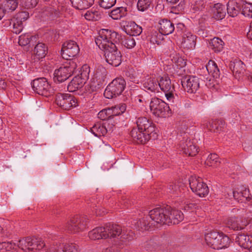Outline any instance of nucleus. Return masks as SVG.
Returning <instances> with one entry per match:
<instances>
[{
	"label": "nucleus",
	"mask_w": 252,
	"mask_h": 252,
	"mask_svg": "<svg viewBox=\"0 0 252 252\" xmlns=\"http://www.w3.org/2000/svg\"><path fill=\"white\" fill-rule=\"evenodd\" d=\"M164 93L165 97L169 102L173 103L175 98L174 95V92H167V93Z\"/></svg>",
	"instance_id": "nucleus-57"
},
{
	"label": "nucleus",
	"mask_w": 252,
	"mask_h": 252,
	"mask_svg": "<svg viewBox=\"0 0 252 252\" xmlns=\"http://www.w3.org/2000/svg\"><path fill=\"white\" fill-rule=\"evenodd\" d=\"M137 127L133 128L130 135L138 144H145L150 139L157 137L155 125L145 117H139L136 121Z\"/></svg>",
	"instance_id": "nucleus-1"
},
{
	"label": "nucleus",
	"mask_w": 252,
	"mask_h": 252,
	"mask_svg": "<svg viewBox=\"0 0 252 252\" xmlns=\"http://www.w3.org/2000/svg\"><path fill=\"white\" fill-rule=\"evenodd\" d=\"M113 126L107 122L103 124L97 123L92 128L91 132L96 137L104 136L107 132L113 131Z\"/></svg>",
	"instance_id": "nucleus-19"
},
{
	"label": "nucleus",
	"mask_w": 252,
	"mask_h": 252,
	"mask_svg": "<svg viewBox=\"0 0 252 252\" xmlns=\"http://www.w3.org/2000/svg\"><path fill=\"white\" fill-rule=\"evenodd\" d=\"M183 219L184 215L181 211L177 210H172L171 208L169 215V220L168 221V224H178Z\"/></svg>",
	"instance_id": "nucleus-31"
},
{
	"label": "nucleus",
	"mask_w": 252,
	"mask_h": 252,
	"mask_svg": "<svg viewBox=\"0 0 252 252\" xmlns=\"http://www.w3.org/2000/svg\"><path fill=\"white\" fill-rule=\"evenodd\" d=\"M240 219L237 217H230L225 220L226 225L234 230H240L244 229L247 226L246 223H242Z\"/></svg>",
	"instance_id": "nucleus-24"
},
{
	"label": "nucleus",
	"mask_w": 252,
	"mask_h": 252,
	"mask_svg": "<svg viewBox=\"0 0 252 252\" xmlns=\"http://www.w3.org/2000/svg\"><path fill=\"white\" fill-rule=\"evenodd\" d=\"M205 240L207 245L217 250L227 248L230 243V240L228 236L222 233L215 231L206 234Z\"/></svg>",
	"instance_id": "nucleus-3"
},
{
	"label": "nucleus",
	"mask_w": 252,
	"mask_h": 252,
	"mask_svg": "<svg viewBox=\"0 0 252 252\" xmlns=\"http://www.w3.org/2000/svg\"><path fill=\"white\" fill-rule=\"evenodd\" d=\"M108 238H116L122 234L121 227L117 224H109L105 226Z\"/></svg>",
	"instance_id": "nucleus-32"
},
{
	"label": "nucleus",
	"mask_w": 252,
	"mask_h": 252,
	"mask_svg": "<svg viewBox=\"0 0 252 252\" xmlns=\"http://www.w3.org/2000/svg\"><path fill=\"white\" fill-rule=\"evenodd\" d=\"M168 192L175 196H180L183 201L188 197V190L184 184L179 181L171 182L168 186Z\"/></svg>",
	"instance_id": "nucleus-15"
},
{
	"label": "nucleus",
	"mask_w": 252,
	"mask_h": 252,
	"mask_svg": "<svg viewBox=\"0 0 252 252\" xmlns=\"http://www.w3.org/2000/svg\"><path fill=\"white\" fill-rule=\"evenodd\" d=\"M2 4L4 10L9 13L14 11L17 8L18 2L17 0H5Z\"/></svg>",
	"instance_id": "nucleus-40"
},
{
	"label": "nucleus",
	"mask_w": 252,
	"mask_h": 252,
	"mask_svg": "<svg viewBox=\"0 0 252 252\" xmlns=\"http://www.w3.org/2000/svg\"><path fill=\"white\" fill-rule=\"evenodd\" d=\"M56 102L58 105L64 109H69L77 104L76 98L68 94H58L56 97Z\"/></svg>",
	"instance_id": "nucleus-16"
},
{
	"label": "nucleus",
	"mask_w": 252,
	"mask_h": 252,
	"mask_svg": "<svg viewBox=\"0 0 252 252\" xmlns=\"http://www.w3.org/2000/svg\"><path fill=\"white\" fill-rule=\"evenodd\" d=\"M184 204L185 205L184 206L185 210H187V211L190 209H192L195 206V205L194 204H192V203L189 204L188 203V202H186V201L184 202Z\"/></svg>",
	"instance_id": "nucleus-63"
},
{
	"label": "nucleus",
	"mask_w": 252,
	"mask_h": 252,
	"mask_svg": "<svg viewBox=\"0 0 252 252\" xmlns=\"http://www.w3.org/2000/svg\"><path fill=\"white\" fill-rule=\"evenodd\" d=\"M182 85L185 91L188 93H195L200 86L199 79L194 76L186 77L182 80Z\"/></svg>",
	"instance_id": "nucleus-18"
},
{
	"label": "nucleus",
	"mask_w": 252,
	"mask_h": 252,
	"mask_svg": "<svg viewBox=\"0 0 252 252\" xmlns=\"http://www.w3.org/2000/svg\"><path fill=\"white\" fill-rule=\"evenodd\" d=\"M33 37L29 34L21 35L19 37V44L22 46H26L30 43L31 39Z\"/></svg>",
	"instance_id": "nucleus-48"
},
{
	"label": "nucleus",
	"mask_w": 252,
	"mask_h": 252,
	"mask_svg": "<svg viewBox=\"0 0 252 252\" xmlns=\"http://www.w3.org/2000/svg\"><path fill=\"white\" fill-rule=\"evenodd\" d=\"M121 40L122 44L127 49H132L135 46L136 42L132 36H125Z\"/></svg>",
	"instance_id": "nucleus-45"
},
{
	"label": "nucleus",
	"mask_w": 252,
	"mask_h": 252,
	"mask_svg": "<svg viewBox=\"0 0 252 252\" xmlns=\"http://www.w3.org/2000/svg\"><path fill=\"white\" fill-rule=\"evenodd\" d=\"M107 213L106 210L104 208L99 207L95 209V214L97 216H101Z\"/></svg>",
	"instance_id": "nucleus-60"
},
{
	"label": "nucleus",
	"mask_w": 252,
	"mask_h": 252,
	"mask_svg": "<svg viewBox=\"0 0 252 252\" xmlns=\"http://www.w3.org/2000/svg\"><path fill=\"white\" fill-rule=\"evenodd\" d=\"M152 2V0H139L137 2V8L139 11H144L148 9Z\"/></svg>",
	"instance_id": "nucleus-46"
},
{
	"label": "nucleus",
	"mask_w": 252,
	"mask_h": 252,
	"mask_svg": "<svg viewBox=\"0 0 252 252\" xmlns=\"http://www.w3.org/2000/svg\"><path fill=\"white\" fill-rule=\"evenodd\" d=\"M159 25V32L163 35L171 34L175 30L174 25L167 19L160 20Z\"/></svg>",
	"instance_id": "nucleus-26"
},
{
	"label": "nucleus",
	"mask_w": 252,
	"mask_h": 252,
	"mask_svg": "<svg viewBox=\"0 0 252 252\" xmlns=\"http://www.w3.org/2000/svg\"><path fill=\"white\" fill-rule=\"evenodd\" d=\"M126 14V8L123 7H119L111 10L109 15L114 20H119L125 17Z\"/></svg>",
	"instance_id": "nucleus-37"
},
{
	"label": "nucleus",
	"mask_w": 252,
	"mask_h": 252,
	"mask_svg": "<svg viewBox=\"0 0 252 252\" xmlns=\"http://www.w3.org/2000/svg\"><path fill=\"white\" fill-rule=\"evenodd\" d=\"M206 68L208 72L211 74L213 78H217L220 76V70L214 61L212 60L209 61L206 65Z\"/></svg>",
	"instance_id": "nucleus-36"
},
{
	"label": "nucleus",
	"mask_w": 252,
	"mask_h": 252,
	"mask_svg": "<svg viewBox=\"0 0 252 252\" xmlns=\"http://www.w3.org/2000/svg\"><path fill=\"white\" fill-rule=\"evenodd\" d=\"M211 12L213 17L218 20L222 19L226 15L225 6L220 3L214 5L211 9Z\"/></svg>",
	"instance_id": "nucleus-30"
},
{
	"label": "nucleus",
	"mask_w": 252,
	"mask_h": 252,
	"mask_svg": "<svg viewBox=\"0 0 252 252\" xmlns=\"http://www.w3.org/2000/svg\"><path fill=\"white\" fill-rule=\"evenodd\" d=\"M241 4L236 1H229L227 4L228 14L231 17H236L240 12Z\"/></svg>",
	"instance_id": "nucleus-34"
},
{
	"label": "nucleus",
	"mask_w": 252,
	"mask_h": 252,
	"mask_svg": "<svg viewBox=\"0 0 252 252\" xmlns=\"http://www.w3.org/2000/svg\"><path fill=\"white\" fill-rule=\"evenodd\" d=\"M93 9L88 11L84 15L85 19L89 21H94L93 18Z\"/></svg>",
	"instance_id": "nucleus-58"
},
{
	"label": "nucleus",
	"mask_w": 252,
	"mask_h": 252,
	"mask_svg": "<svg viewBox=\"0 0 252 252\" xmlns=\"http://www.w3.org/2000/svg\"><path fill=\"white\" fill-rule=\"evenodd\" d=\"M45 246L44 241L35 237H26L18 241L16 244L17 248L24 251H31L34 250H41Z\"/></svg>",
	"instance_id": "nucleus-5"
},
{
	"label": "nucleus",
	"mask_w": 252,
	"mask_h": 252,
	"mask_svg": "<svg viewBox=\"0 0 252 252\" xmlns=\"http://www.w3.org/2000/svg\"><path fill=\"white\" fill-rule=\"evenodd\" d=\"M12 249L16 250V244L12 242H0V252H6Z\"/></svg>",
	"instance_id": "nucleus-44"
},
{
	"label": "nucleus",
	"mask_w": 252,
	"mask_h": 252,
	"mask_svg": "<svg viewBox=\"0 0 252 252\" xmlns=\"http://www.w3.org/2000/svg\"><path fill=\"white\" fill-rule=\"evenodd\" d=\"M77 64L73 60L67 61L59 68L56 69L54 73L55 82L61 83L67 80L75 71Z\"/></svg>",
	"instance_id": "nucleus-4"
},
{
	"label": "nucleus",
	"mask_w": 252,
	"mask_h": 252,
	"mask_svg": "<svg viewBox=\"0 0 252 252\" xmlns=\"http://www.w3.org/2000/svg\"><path fill=\"white\" fill-rule=\"evenodd\" d=\"M219 163V157L216 154H210L205 162L206 165L213 167L217 166Z\"/></svg>",
	"instance_id": "nucleus-43"
},
{
	"label": "nucleus",
	"mask_w": 252,
	"mask_h": 252,
	"mask_svg": "<svg viewBox=\"0 0 252 252\" xmlns=\"http://www.w3.org/2000/svg\"><path fill=\"white\" fill-rule=\"evenodd\" d=\"M240 188L238 189V190L236 191H233L230 189H227V196L226 197L231 198L232 197L234 198L235 199L238 200V201L241 200L243 201V199L241 198V192L240 191Z\"/></svg>",
	"instance_id": "nucleus-51"
},
{
	"label": "nucleus",
	"mask_w": 252,
	"mask_h": 252,
	"mask_svg": "<svg viewBox=\"0 0 252 252\" xmlns=\"http://www.w3.org/2000/svg\"><path fill=\"white\" fill-rule=\"evenodd\" d=\"M32 86L33 90L38 94L48 97L53 94L55 90L53 88L45 78H39L34 79Z\"/></svg>",
	"instance_id": "nucleus-7"
},
{
	"label": "nucleus",
	"mask_w": 252,
	"mask_h": 252,
	"mask_svg": "<svg viewBox=\"0 0 252 252\" xmlns=\"http://www.w3.org/2000/svg\"><path fill=\"white\" fill-rule=\"evenodd\" d=\"M89 73L90 67L87 64L83 65L80 74L74 77L68 85V90L73 92L82 88L89 79Z\"/></svg>",
	"instance_id": "nucleus-9"
},
{
	"label": "nucleus",
	"mask_w": 252,
	"mask_h": 252,
	"mask_svg": "<svg viewBox=\"0 0 252 252\" xmlns=\"http://www.w3.org/2000/svg\"><path fill=\"white\" fill-rule=\"evenodd\" d=\"M117 249L115 246H111L109 248L103 249L102 252H115Z\"/></svg>",
	"instance_id": "nucleus-62"
},
{
	"label": "nucleus",
	"mask_w": 252,
	"mask_h": 252,
	"mask_svg": "<svg viewBox=\"0 0 252 252\" xmlns=\"http://www.w3.org/2000/svg\"><path fill=\"white\" fill-rule=\"evenodd\" d=\"M121 36L117 32L107 29H102L99 31V35L95 42L98 47L104 52L109 49L114 48L116 43L120 41Z\"/></svg>",
	"instance_id": "nucleus-2"
},
{
	"label": "nucleus",
	"mask_w": 252,
	"mask_h": 252,
	"mask_svg": "<svg viewBox=\"0 0 252 252\" xmlns=\"http://www.w3.org/2000/svg\"><path fill=\"white\" fill-rule=\"evenodd\" d=\"M49 252H79L78 246L73 244H60L59 245L50 246Z\"/></svg>",
	"instance_id": "nucleus-23"
},
{
	"label": "nucleus",
	"mask_w": 252,
	"mask_h": 252,
	"mask_svg": "<svg viewBox=\"0 0 252 252\" xmlns=\"http://www.w3.org/2000/svg\"><path fill=\"white\" fill-rule=\"evenodd\" d=\"M47 52V48L43 43H38L34 49V53L39 59L44 58Z\"/></svg>",
	"instance_id": "nucleus-39"
},
{
	"label": "nucleus",
	"mask_w": 252,
	"mask_h": 252,
	"mask_svg": "<svg viewBox=\"0 0 252 252\" xmlns=\"http://www.w3.org/2000/svg\"><path fill=\"white\" fill-rule=\"evenodd\" d=\"M29 17V13L27 11H21L15 14L10 22L12 32L16 34L20 33L23 29V22L27 20Z\"/></svg>",
	"instance_id": "nucleus-13"
},
{
	"label": "nucleus",
	"mask_w": 252,
	"mask_h": 252,
	"mask_svg": "<svg viewBox=\"0 0 252 252\" xmlns=\"http://www.w3.org/2000/svg\"><path fill=\"white\" fill-rule=\"evenodd\" d=\"M172 61L177 67L179 68L185 66L186 64L185 61L182 58L178 56L174 57L172 59Z\"/></svg>",
	"instance_id": "nucleus-54"
},
{
	"label": "nucleus",
	"mask_w": 252,
	"mask_h": 252,
	"mask_svg": "<svg viewBox=\"0 0 252 252\" xmlns=\"http://www.w3.org/2000/svg\"><path fill=\"white\" fill-rule=\"evenodd\" d=\"M162 35L160 32L159 33L157 32H154L151 35V42L153 44H160L163 40Z\"/></svg>",
	"instance_id": "nucleus-47"
},
{
	"label": "nucleus",
	"mask_w": 252,
	"mask_h": 252,
	"mask_svg": "<svg viewBox=\"0 0 252 252\" xmlns=\"http://www.w3.org/2000/svg\"><path fill=\"white\" fill-rule=\"evenodd\" d=\"M112 110L111 109H104L98 113V117L102 120H106L112 117Z\"/></svg>",
	"instance_id": "nucleus-49"
},
{
	"label": "nucleus",
	"mask_w": 252,
	"mask_h": 252,
	"mask_svg": "<svg viewBox=\"0 0 252 252\" xmlns=\"http://www.w3.org/2000/svg\"><path fill=\"white\" fill-rule=\"evenodd\" d=\"M126 87V81L122 78L114 79L106 87L104 95L110 99L121 94Z\"/></svg>",
	"instance_id": "nucleus-6"
},
{
	"label": "nucleus",
	"mask_w": 252,
	"mask_h": 252,
	"mask_svg": "<svg viewBox=\"0 0 252 252\" xmlns=\"http://www.w3.org/2000/svg\"><path fill=\"white\" fill-rule=\"evenodd\" d=\"M236 242L242 248L246 249H252V236L245 234H239L236 238Z\"/></svg>",
	"instance_id": "nucleus-27"
},
{
	"label": "nucleus",
	"mask_w": 252,
	"mask_h": 252,
	"mask_svg": "<svg viewBox=\"0 0 252 252\" xmlns=\"http://www.w3.org/2000/svg\"><path fill=\"white\" fill-rule=\"evenodd\" d=\"M93 18L94 21H97L99 20L101 18V13L95 9H93Z\"/></svg>",
	"instance_id": "nucleus-59"
},
{
	"label": "nucleus",
	"mask_w": 252,
	"mask_h": 252,
	"mask_svg": "<svg viewBox=\"0 0 252 252\" xmlns=\"http://www.w3.org/2000/svg\"><path fill=\"white\" fill-rule=\"evenodd\" d=\"M171 210L170 206L158 207L149 212V216L154 224H168L169 215Z\"/></svg>",
	"instance_id": "nucleus-8"
},
{
	"label": "nucleus",
	"mask_w": 252,
	"mask_h": 252,
	"mask_svg": "<svg viewBox=\"0 0 252 252\" xmlns=\"http://www.w3.org/2000/svg\"><path fill=\"white\" fill-rule=\"evenodd\" d=\"M124 30L130 36L138 35L142 32V28L133 21L126 22L124 26Z\"/></svg>",
	"instance_id": "nucleus-25"
},
{
	"label": "nucleus",
	"mask_w": 252,
	"mask_h": 252,
	"mask_svg": "<svg viewBox=\"0 0 252 252\" xmlns=\"http://www.w3.org/2000/svg\"><path fill=\"white\" fill-rule=\"evenodd\" d=\"M179 148L183 154L189 156H194L198 153V149L190 139L182 141Z\"/></svg>",
	"instance_id": "nucleus-20"
},
{
	"label": "nucleus",
	"mask_w": 252,
	"mask_h": 252,
	"mask_svg": "<svg viewBox=\"0 0 252 252\" xmlns=\"http://www.w3.org/2000/svg\"><path fill=\"white\" fill-rule=\"evenodd\" d=\"M230 67L236 79H242L245 76L246 72L245 65L241 60L235 59L231 62Z\"/></svg>",
	"instance_id": "nucleus-21"
},
{
	"label": "nucleus",
	"mask_w": 252,
	"mask_h": 252,
	"mask_svg": "<svg viewBox=\"0 0 252 252\" xmlns=\"http://www.w3.org/2000/svg\"><path fill=\"white\" fill-rule=\"evenodd\" d=\"M211 130H221L225 126V122L222 120H216L212 122Z\"/></svg>",
	"instance_id": "nucleus-52"
},
{
	"label": "nucleus",
	"mask_w": 252,
	"mask_h": 252,
	"mask_svg": "<svg viewBox=\"0 0 252 252\" xmlns=\"http://www.w3.org/2000/svg\"><path fill=\"white\" fill-rule=\"evenodd\" d=\"M104 52L106 61L109 64L117 67L121 63L122 55L116 46L113 49H107Z\"/></svg>",
	"instance_id": "nucleus-17"
},
{
	"label": "nucleus",
	"mask_w": 252,
	"mask_h": 252,
	"mask_svg": "<svg viewBox=\"0 0 252 252\" xmlns=\"http://www.w3.org/2000/svg\"><path fill=\"white\" fill-rule=\"evenodd\" d=\"M196 36L190 32L184 33L181 40L182 47L187 50H192L196 45Z\"/></svg>",
	"instance_id": "nucleus-22"
},
{
	"label": "nucleus",
	"mask_w": 252,
	"mask_h": 252,
	"mask_svg": "<svg viewBox=\"0 0 252 252\" xmlns=\"http://www.w3.org/2000/svg\"><path fill=\"white\" fill-rule=\"evenodd\" d=\"M80 49L78 45L74 41H69L64 43L61 52L62 57L69 61L76 56Z\"/></svg>",
	"instance_id": "nucleus-14"
},
{
	"label": "nucleus",
	"mask_w": 252,
	"mask_h": 252,
	"mask_svg": "<svg viewBox=\"0 0 252 252\" xmlns=\"http://www.w3.org/2000/svg\"><path fill=\"white\" fill-rule=\"evenodd\" d=\"M2 221L0 220V222ZM9 232L6 229H4L3 225L0 223V237H8Z\"/></svg>",
	"instance_id": "nucleus-56"
},
{
	"label": "nucleus",
	"mask_w": 252,
	"mask_h": 252,
	"mask_svg": "<svg viewBox=\"0 0 252 252\" xmlns=\"http://www.w3.org/2000/svg\"><path fill=\"white\" fill-rule=\"evenodd\" d=\"M242 9L241 13L248 18L252 17V3L246 1H243L241 4Z\"/></svg>",
	"instance_id": "nucleus-41"
},
{
	"label": "nucleus",
	"mask_w": 252,
	"mask_h": 252,
	"mask_svg": "<svg viewBox=\"0 0 252 252\" xmlns=\"http://www.w3.org/2000/svg\"><path fill=\"white\" fill-rule=\"evenodd\" d=\"M158 87L164 93L174 92L175 91L174 85L172 84L171 80L167 76L160 77L158 81Z\"/></svg>",
	"instance_id": "nucleus-29"
},
{
	"label": "nucleus",
	"mask_w": 252,
	"mask_h": 252,
	"mask_svg": "<svg viewBox=\"0 0 252 252\" xmlns=\"http://www.w3.org/2000/svg\"><path fill=\"white\" fill-rule=\"evenodd\" d=\"M150 108L155 116L160 117H165L171 111L168 104L157 97L151 99Z\"/></svg>",
	"instance_id": "nucleus-10"
},
{
	"label": "nucleus",
	"mask_w": 252,
	"mask_h": 252,
	"mask_svg": "<svg viewBox=\"0 0 252 252\" xmlns=\"http://www.w3.org/2000/svg\"><path fill=\"white\" fill-rule=\"evenodd\" d=\"M87 219L85 217L74 216L66 223L65 229L69 232L76 233L84 230L86 228Z\"/></svg>",
	"instance_id": "nucleus-11"
},
{
	"label": "nucleus",
	"mask_w": 252,
	"mask_h": 252,
	"mask_svg": "<svg viewBox=\"0 0 252 252\" xmlns=\"http://www.w3.org/2000/svg\"><path fill=\"white\" fill-rule=\"evenodd\" d=\"M38 1V0H22L21 4L26 9H32L36 6Z\"/></svg>",
	"instance_id": "nucleus-50"
},
{
	"label": "nucleus",
	"mask_w": 252,
	"mask_h": 252,
	"mask_svg": "<svg viewBox=\"0 0 252 252\" xmlns=\"http://www.w3.org/2000/svg\"><path fill=\"white\" fill-rule=\"evenodd\" d=\"M189 184L192 191L198 196L204 197L208 194V187L201 179L191 176L189 179Z\"/></svg>",
	"instance_id": "nucleus-12"
},
{
	"label": "nucleus",
	"mask_w": 252,
	"mask_h": 252,
	"mask_svg": "<svg viewBox=\"0 0 252 252\" xmlns=\"http://www.w3.org/2000/svg\"><path fill=\"white\" fill-rule=\"evenodd\" d=\"M75 8L79 10L86 9L93 5L94 0H70Z\"/></svg>",
	"instance_id": "nucleus-33"
},
{
	"label": "nucleus",
	"mask_w": 252,
	"mask_h": 252,
	"mask_svg": "<svg viewBox=\"0 0 252 252\" xmlns=\"http://www.w3.org/2000/svg\"><path fill=\"white\" fill-rule=\"evenodd\" d=\"M116 2V0H101L99 2L100 7L104 9H109Z\"/></svg>",
	"instance_id": "nucleus-53"
},
{
	"label": "nucleus",
	"mask_w": 252,
	"mask_h": 252,
	"mask_svg": "<svg viewBox=\"0 0 252 252\" xmlns=\"http://www.w3.org/2000/svg\"><path fill=\"white\" fill-rule=\"evenodd\" d=\"M137 225L142 230H148L152 226L155 225L152 220L151 221L149 220L147 217L140 219L137 222Z\"/></svg>",
	"instance_id": "nucleus-42"
},
{
	"label": "nucleus",
	"mask_w": 252,
	"mask_h": 252,
	"mask_svg": "<svg viewBox=\"0 0 252 252\" xmlns=\"http://www.w3.org/2000/svg\"><path fill=\"white\" fill-rule=\"evenodd\" d=\"M118 107H119V112H117V113H123L126 109V105L125 104H121V105H117Z\"/></svg>",
	"instance_id": "nucleus-64"
},
{
	"label": "nucleus",
	"mask_w": 252,
	"mask_h": 252,
	"mask_svg": "<svg viewBox=\"0 0 252 252\" xmlns=\"http://www.w3.org/2000/svg\"><path fill=\"white\" fill-rule=\"evenodd\" d=\"M112 110V113H111V116H117V115H120L121 114V113H117V112H119V107L116 105V106H115L114 107H112L111 108H110Z\"/></svg>",
	"instance_id": "nucleus-61"
},
{
	"label": "nucleus",
	"mask_w": 252,
	"mask_h": 252,
	"mask_svg": "<svg viewBox=\"0 0 252 252\" xmlns=\"http://www.w3.org/2000/svg\"><path fill=\"white\" fill-rule=\"evenodd\" d=\"M224 42L218 37H214L210 43V48L215 52H220L223 48Z\"/></svg>",
	"instance_id": "nucleus-38"
},
{
	"label": "nucleus",
	"mask_w": 252,
	"mask_h": 252,
	"mask_svg": "<svg viewBox=\"0 0 252 252\" xmlns=\"http://www.w3.org/2000/svg\"><path fill=\"white\" fill-rule=\"evenodd\" d=\"M240 191L241 192V198L243 201L245 199L247 200L250 198L249 190L245 187H242L240 188Z\"/></svg>",
	"instance_id": "nucleus-55"
},
{
	"label": "nucleus",
	"mask_w": 252,
	"mask_h": 252,
	"mask_svg": "<svg viewBox=\"0 0 252 252\" xmlns=\"http://www.w3.org/2000/svg\"><path fill=\"white\" fill-rule=\"evenodd\" d=\"M143 87L151 92L158 90V81L154 78L149 77L144 81Z\"/></svg>",
	"instance_id": "nucleus-35"
},
{
	"label": "nucleus",
	"mask_w": 252,
	"mask_h": 252,
	"mask_svg": "<svg viewBox=\"0 0 252 252\" xmlns=\"http://www.w3.org/2000/svg\"><path fill=\"white\" fill-rule=\"evenodd\" d=\"M88 236L92 240H99L108 238L105 227H98L93 229L89 232Z\"/></svg>",
	"instance_id": "nucleus-28"
}]
</instances>
